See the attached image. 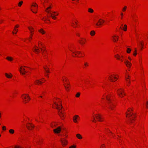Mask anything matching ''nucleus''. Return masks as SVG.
<instances>
[{
	"instance_id": "obj_1",
	"label": "nucleus",
	"mask_w": 148,
	"mask_h": 148,
	"mask_svg": "<svg viewBox=\"0 0 148 148\" xmlns=\"http://www.w3.org/2000/svg\"><path fill=\"white\" fill-rule=\"evenodd\" d=\"M54 103L57 106L56 108L59 110L58 112L59 115L60 116L61 119H64V113L63 112L60 111V110H61V109L62 108V106L61 104V103L60 105V107L58 106V105L57 104L56 102H54Z\"/></svg>"
},
{
	"instance_id": "obj_2",
	"label": "nucleus",
	"mask_w": 148,
	"mask_h": 148,
	"mask_svg": "<svg viewBox=\"0 0 148 148\" xmlns=\"http://www.w3.org/2000/svg\"><path fill=\"white\" fill-rule=\"evenodd\" d=\"M127 111L130 112V113H126V117L129 119V121L130 123H132L134 118L135 117V114L134 113L131 114V112L130 110H128Z\"/></svg>"
},
{
	"instance_id": "obj_3",
	"label": "nucleus",
	"mask_w": 148,
	"mask_h": 148,
	"mask_svg": "<svg viewBox=\"0 0 148 148\" xmlns=\"http://www.w3.org/2000/svg\"><path fill=\"white\" fill-rule=\"evenodd\" d=\"M111 96V95H107L106 96V98L108 104L109 108L112 110L113 109V107L114 106V105L111 102V100L110 99Z\"/></svg>"
},
{
	"instance_id": "obj_4",
	"label": "nucleus",
	"mask_w": 148,
	"mask_h": 148,
	"mask_svg": "<svg viewBox=\"0 0 148 148\" xmlns=\"http://www.w3.org/2000/svg\"><path fill=\"white\" fill-rule=\"evenodd\" d=\"M146 43L143 40V38L139 41V51H142L144 48L146 47Z\"/></svg>"
},
{
	"instance_id": "obj_5",
	"label": "nucleus",
	"mask_w": 148,
	"mask_h": 148,
	"mask_svg": "<svg viewBox=\"0 0 148 148\" xmlns=\"http://www.w3.org/2000/svg\"><path fill=\"white\" fill-rule=\"evenodd\" d=\"M22 97L23 102L25 103H27V101L29 100L30 99L29 95L27 94H24L23 95Z\"/></svg>"
},
{
	"instance_id": "obj_6",
	"label": "nucleus",
	"mask_w": 148,
	"mask_h": 148,
	"mask_svg": "<svg viewBox=\"0 0 148 148\" xmlns=\"http://www.w3.org/2000/svg\"><path fill=\"white\" fill-rule=\"evenodd\" d=\"M123 90L121 89H118L117 90V93L120 97H123L125 95V94H123Z\"/></svg>"
},
{
	"instance_id": "obj_7",
	"label": "nucleus",
	"mask_w": 148,
	"mask_h": 148,
	"mask_svg": "<svg viewBox=\"0 0 148 148\" xmlns=\"http://www.w3.org/2000/svg\"><path fill=\"white\" fill-rule=\"evenodd\" d=\"M109 78L110 79V80L112 82H115L116 81L114 80L113 79V78H114L115 79H117V77H116L115 75H111L109 77Z\"/></svg>"
},
{
	"instance_id": "obj_8",
	"label": "nucleus",
	"mask_w": 148,
	"mask_h": 148,
	"mask_svg": "<svg viewBox=\"0 0 148 148\" xmlns=\"http://www.w3.org/2000/svg\"><path fill=\"white\" fill-rule=\"evenodd\" d=\"M61 131L60 127H59L53 130V131L55 133H59Z\"/></svg>"
},
{
	"instance_id": "obj_9",
	"label": "nucleus",
	"mask_w": 148,
	"mask_h": 148,
	"mask_svg": "<svg viewBox=\"0 0 148 148\" xmlns=\"http://www.w3.org/2000/svg\"><path fill=\"white\" fill-rule=\"evenodd\" d=\"M104 20L102 19H100L99 20V21L98 23L96 24V25L98 26H99L100 25H101L104 22Z\"/></svg>"
},
{
	"instance_id": "obj_10",
	"label": "nucleus",
	"mask_w": 148,
	"mask_h": 148,
	"mask_svg": "<svg viewBox=\"0 0 148 148\" xmlns=\"http://www.w3.org/2000/svg\"><path fill=\"white\" fill-rule=\"evenodd\" d=\"M60 141L62 143L63 146L66 145L67 143V141L64 138L62 140H61Z\"/></svg>"
},
{
	"instance_id": "obj_11",
	"label": "nucleus",
	"mask_w": 148,
	"mask_h": 148,
	"mask_svg": "<svg viewBox=\"0 0 148 148\" xmlns=\"http://www.w3.org/2000/svg\"><path fill=\"white\" fill-rule=\"evenodd\" d=\"M125 63L128 68H130L132 65L131 63L127 60H125Z\"/></svg>"
},
{
	"instance_id": "obj_12",
	"label": "nucleus",
	"mask_w": 148,
	"mask_h": 148,
	"mask_svg": "<svg viewBox=\"0 0 148 148\" xmlns=\"http://www.w3.org/2000/svg\"><path fill=\"white\" fill-rule=\"evenodd\" d=\"M112 37L113 38V41L114 42H116L118 40V36H116V35H114L113 36H112Z\"/></svg>"
},
{
	"instance_id": "obj_13",
	"label": "nucleus",
	"mask_w": 148,
	"mask_h": 148,
	"mask_svg": "<svg viewBox=\"0 0 148 148\" xmlns=\"http://www.w3.org/2000/svg\"><path fill=\"white\" fill-rule=\"evenodd\" d=\"M79 116L77 115H75L74 116L73 118V120L75 123L77 122V118Z\"/></svg>"
},
{
	"instance_id": "obj_14",
	"label": "nucleus",
	"mask_w": 148,
	"mask_h": 148,
	"mask_svg": "<svg viewBox=\"0 0 148 148\" xmlns=\"http://www.w3.org/2000/svg\"><path fill=\"white\" fill-rule=\"evenodd\" d=\"M96 117L97 118V119L99 121H102L101 120V117L100 115L98 114V115L96 116Z\"/></svg>"
},
{
	"instance_id": "obj_15",
	"label": "nucleus",
	"mask_w": 148,
	"mask_h": 148,
	"mask_svg": "<svg viewBox=\"0 0 148 148\" xmlns=\"http://www.w3.org/2000/svg\"><path fill=\"white\" fill-rule=\"evenodd\" d=\"M48 16L49 17H51L53 19H55L56 18L55 15L51 13H50L49 16Z\"/></svg>"
},
{
	"instance_id": "obj_16",
	"label": "nucleus",
	"mask_w": 148,
	"mask_h": 148,
	"mask_svg": "<svg viewBox=\"0 0 148 148\" xmlns=\"http://www.w3.org/2000/svg\"><path fill=\"white\" fill-rule=\"evenodd\" d=\"M52 7L51 6H49L46 9L45 11L48 13H49L50 11V10H49V9H51Z\"/></svg>"
},
{
	"instance_id": "obj_17",
	"label": "nucleus",
	"mask_w": 148,
	"mask_h": 148,
	"mask_svg": "<svg viewBox=\"0 0 148 148\" xmlns=\"http://www.w3.org/2000/svg\"><path fill=\"white\" fill-rule=\"evenodd\" d=\"M46 73H50V71H49V68H48L47 66H46V67H44Z\"/></svg>"
},
{
	"instance_id": "obj_18",
	"label": "nucleus",
	"mask_w": 148,
	"mask_h": 148,
	"mask_svg": "<svg viewBox=\"0 0 148 148\" xmlns=\"http://www.w3.org/2000/svg\"><path fill=\"white\" fill-rule=\"evenodd\" d=\"M5 75L8 78H11L12 76V75L10 73V75H8V73H5Z\"/></svg>"
},
{
	"instance_id": "obj_19",
	"label": "nucleus",
	"mask_w": 148,
	"mask_h": 148,
	"mask_svg": "<svg viewBox=\"0 0 148 148\" xmlns=\"http://www.w3.org/2000/svg\"><path fill=\"white\" fill-rule=\"evenodd\" d=\"M19 71H20V73L23 75H25V73H26L28 72L27 71H25L24 72H23L21 69H19Z\"/></svg>"
},
{
	"instance_id": "obj_20",
	"label": "nucleus",
	"mask_w": 148,
	"mask_h": 148,
	"mask_svg": "<svg viewBox=\"0 0 148 148\" xmlns=\"http://www.w3.org/2000/svg\"><path fill=\"white\" fill-rule=\"evenodd\" d=\"M76 136L79 139H81L82 138V137L81 135L79 134H78L76 135Z\"/></svg>"
},
{
	"instance_id": "obj_21",
	"label": "nucleus",
	"mask_w": 148,
	"mask_h": 148,
	"mask_svg": "<svg viewBox=\"0 0 148 148\" xmlns=\"http://www.w3.org/2000/svg\"><path fill=\"white\" fill-rule=\"evenodd\" d=\"M34 51L36 53H38L40 52V51L38 49L34 48Z\"/></svg>"
},
{
	"instance_id": "obj_22",
	"label": "nucleus",
	"mask_w": 148,
	"mask_h": 148,
	"mask_svg": "<svg viewBox=\"0 0 148 148\" xmlns=\"http://www.w3.org/2000/svg\"><path fill=\"white\" fill-rule=\"evenodd\" d=\"M6 59H7L9 61H12L13 59V58L10 57H8L6 58Z\"/></svg>"
},
{
	"instance_id": "obj_23",
	"label": "nucleus",
	"mask_w": 148,
	"mask_h": 148,
	"mask_svg": "<svg viewBox=\"0 0 148 148\" xmlns=\"http://www.w3.org/2000/svg\"><path fill=\"white\" fill-rule=\"evenodd\" d=\"M86 41V40H82L81 41H79V43L82 45H83L85 43V41Z\"/></svg>"
},
{
	"instance_id": "obj_24",
	"label": "nucleus",
	"mask_w": 148,
	"mask_h": 148,
	"mask_svg": "<svg viewBox=\"0 0 148 148\" xmlns=\"http://www.w3.org/2000/svg\"><path fill=\"white\" fill-rule=\"evenodd\" d=\"M39 32L42 34H44L45 33V31L42 29H41L40 30H39Z\"/></svg>"
},
{
	"instance_id": "obj_25",
	"label": "nucleus",
	"mask_w": 148,
	"mask_h": 148,
	"mask_svg": "<svg viewBox=\"0 0 148 148\" xmlns=\"http://www.w3.org/2000/svg\"><path fill=\"white\" fill-rule=\"evenodd\" d=\"M9 132L11 134H13L14 133V130L12 129H11L9 130Z\"/></svg>"
},
{
	"instance_id": "obj_26",
	"label": "nucleus",
	"mask_w": 148,
	"mask_h": 148,
	"mask_svg": "<svg viewBox=\"0 0 148 148\" xmlns=\"http://www.w3.org/2000/svg\"><path fill=\"white\" fill-rule=\"evenodd\" d=\"M115 57L118 60L120 59V56L119 55L117 54L116 55H115Z\"/></svg>"
},
{
	"instance_id": "obj_27",
	"label": "nucleus",
	"mask_w": 148,
	"mask_h": 148,
	"mask_svg": "<svg viewBox=\"0 0 148 148\" xmlns=\"http://www.w3.org/2000/svg\"><path fill=\"white\" fill-rule=\"evenodd\" d=\"M88 12L90 13H92L93 12V10L91 8H89L88 9Z\"/></svg>"
},
{
	"instance_id": "obj_28",
	"label": "nucleus",
	"mask_w": 148,
	"mask_h": 148,
	"mask_svg": "<svg viewBox=\"0 0 148 148\" xmlns=\"http://www.w3.org/2000/svg\"><path fill=\"white\" fill-rule=\"evenodd\" d=\"M95 34V32L94 31H92L90 32V34L91 36H93Z\"/></svg>"
},
{
	"instance_id": "obj_29",
	"label": "nucleus",
	"mask_w": 148,
	"mask_h": 148,
	"mask_svg": "<svg viewBox=\"0 0 148 148\" xmlns=\"http://www.w3.org/2000/svg\"><path fill=\"white\" fill-rule=\"evenodd\" d=\"M127 77H127V78L126 77V80L127 82L128 83V84H130V82L129 80V76H127Z\"/></svg>"
},
{
	"instance_id": "obj_30",
	"label": "nucleus",
	"mask_w": 148,
	"mask_h": 148,
	"mask_svg": "<svg viewBox=\"0 0 148 148\" xmlns=\"http://www.w3.org/2000/svg\"><path fill=\"white\" fill-rule=\"evenodd\" d=\"M23 3V1H20L19 3H18V5L19 6H21L22 5V3Z\"/></svg>"
},
{
	"instance_id": "obj_31",
	"label": "nucleus",
	"mask_w": 148,
	"mask_h": 148,
	"mask_svg": "<svg viewBox=\"0 0 148 148\" xmlns=\"http://www.w3.org/2000/svg\"><path fill=\"white\" fill-rule=\"evenodd\" d=\"M131 49L129 48H127V52L128 53H130L131 51Z\"/></svg>"
},
{
	"instance_id": "obj_32",
	"label": "nucleus",
	"mask_w": 148,
	"mask_h": 148,
	"mask_svg": "<svg viewBox=\"0 0 148 148\" xmlns=\"http://www.w3.org/2000/svg\"><path fill=\"white\" fill-rule=\"evenodd\" d=\"M127 29V26L126 25H124L123 30L124 31H126Z\"/></svg>"
},
{
	"instance_id": "obj_33",
	"label": "nucleus",
	"mask_w": 148,
	"mask_h": 148,
	"mask_svg": "<svg viewBox=\"0 0 148 148\" xmlns=\"http://www.w3.org/2000/svg\"><path fill=\"white\" fill-rule=\"evenodd\" d=\"M80 93L79 92H78L77 93L76 95L75 96L76 97H79L80 95Z\"/></svg>"
},
{
	"instance_id": "obj_34",
	"label": "nucleus",
	"mask_w": 148,
	"mask_h": 148,
	"mask_svg": "<svg viewBox=\"0 0 148 148\" xmlns=\"http://www.w3.org/2000/svg\"><path fill=\"white\" fill-rule=\"evenodd\" d=\"M71 51L74 54H75V55H72L73 56L75 57V56H76L77 55V53H75V52H76V51L75 52V51H72L71 50Z\"/></svg>"
},
{
	"instance_id": "obj_35",
	"label": "nucleus",
	"mask_w": 148,
	"mask_h": 148,
	"mask_svg": "<svg viewBox=\"0 0 148 148\" xmlns=\"http://www.w3.org/2000/svg\"><path fill=\"white\" fill-rule=\"evenodd\" d=\"M127 8V7L126 6H124L122 9V11L123 12L125 11Z\"/></svg>"
},
{
	"instance_id": "obj_36",
	"label": "nucleus",
	"mask_w": 148,
	"mask_h": 148,
	"mask_svg": "<svg viewBox=\"0 0 148 148\" xmlns=\"http://www.w3.org/2000/svg\"><path fill=\"white\" fill-rule=\"evenodd\" d=\"M14 30H15L16 31V32L15 33H14V32H12V33L13 34H16L18 32V29H16V28H14Z\"/></svg>"
},
{
	"instance_id": "obj_37",
	"label": "nucleus",
	"mask_w": 148,
	"mask_h": 148,
	"mask_svg": "<svg viewBox=\"0 0 148 148\" xmlns=\"http://www.w3.org/2000/svg\"><path fill=\"white\" fill-rule=\"evenodd\" d=\"M34 4H35L34 5V4H33L32 6L36 7L37 8H38L37 5L36 3H35Z\"/></svg>"
},
{
	"instance_id": "obj_38",
	"label": "nucleus",
	"mask_w": 148,
	"mask_h": 148,
	"mask_svg": "<svg viewBox=\"0 0 148 148\" xmlns=\"http://www.w3.org/2000/svg\"><path fill=\"white\" fill-rule=\"evenodd\" d=\"M146 107L147 109L148 108V101L146 102Z\"/></svg>"
},
{
	"instance_id": "obj_39",
	"label": "nucleus",
	"mask_w": 148,
	"mask_h": 148,
	"mask_svg": "<svg viewBox=\"0 0 148 148\" xmlns=\"http://www.w3.org/2000/svg\"><path fill=\"white\" fill-rule=\"evenodd\" d=\"M76 148V145H72L69 147V148Z\"/></svg>"
},
{
	"instance_id": "obj_40",
	"label": "nucleus",
	"mask_w": 148,
	"mask_h": 148,
	"mask_svg": "<svg viewBox=\"0 0 148 148\" xmlns=\"http://www.w3.org/2000/svg\"><path fill=\"white\" fill-rule=\"evenodd\" d=\"M2 130L4 131H5L6 130V127L5 126H3L2 127Z\"/></svg>"
},
{
	"instance_id": "obj_41",
	"label": "nucleus",
	"mask_w": 148,
	"mask_h": 148,
	"mask_svg": "<svg viewBox=\"0 0 148 148\" xmlns=\"http://www.w3.org/2000/svg\"><path fill=\"white\" fill-rule=\"evenodd\" d=\"M136 54H137L136 51V50H135L133 53V55L134 56H136Z\"/></svg>"
},
{
	"instance_id": "obj_42",
	"label": "nucleus",
	"mask_w": 148,
	"mask_h": 148,
	"mask_svg": "<svg viewBox=\"0 0 148 148\" xmlns=\"http://www.w3.org/2000/svg\"><path fill=\"white\" fill-rule=\"evenodd\" d=\"M20 69H21L22 71H23V72L25 71V69L24 68H22V67H21Z\"/></svg>"
},
{
	"instance_id": "obj_43",
	"label": "nucleus",
	"mask_w": 148,
	"mask_h": 148,
	"mask_svg": "<svg viewBox=\"0 0 148 148\" xmlns=\"http://www.w3.org/2000/svg\"><path fill=\"white\" fill-rule=\"evenodd\" d=\"M29 124L30 125V126L31 127L33 128L34 127V125H32L31 123H29Z\"/></svg>"
},
{
	"instance_id": "obj_44",
	"label": "nucleus",
	"mask_w": 148,
	"mask_h": 148,
	"mask_svg": "<svg viewBox=\"0 0 148 148\" xmlns=\"http://www.w3.org/2000/svg\"><path fill=\"white\" fill-rule=\"evenodd\" d=\"M29 29V30L31 32H32V30H32H33V28L32 27H31V28L30 27H28Z\"/></svg>"
},
{
	"instance_id": "obj_45",
	"label": "nucleus",
	"mask_w": 148,
	"mask_h": 148,
	"mask_svg": "<svg viewBox=\"0 0 148 148\" xmlns=\"http://www.w3.org/2000/svg\"><path fill=\"white\" fill-rule=\"evenodd\" d=\"M19 27V25H17L15 26L14 28L16 29V28H18Z\"/></svg>"
},
{
	"instance_id": "obj_46",
	"label": "nucleus",
	"mask_w": 148,
	"mask_h": 148,
	"mask_svg": "<svg viewBox=\"0 0 148 148\" xmlns=\"http://www.w3.org/2000/svg\"><path fill=\"white\" fill-rule=\"evenodd\" d=\"M64 87H65L66 90H69V87H67L65 85H64Z\"/></svg>"
},
{
	"instance_id": "obj_47",
	"label": "nucleus",
	"mask_w": 148,
	"mask_h": 148,
	"mask_svg": "<svg viewBox=\"0 0 148 148\" xmlns=\"http://www.w3.org/2000/svg\"><path fill=\"white\" fill-rule=\"evenodd\" d=\"M15 148H23L22 147H21L20 146H15Z\"/></svg>"
},
{
	"instance_id": "obj_48",
	"label": "nucleus",
	"mask_w": 148,
	"mask_h": 148,
	"mask_svg": "<svg viewBox=\"0 0 148 148\" xmlns=\"http://www.w3.org/2000/svg\"><path fill=\"white\" fill-rule=\"evenodd\" d=\"M40 49H41V50L42 51H46V49H44V50H43L42 49V48H40Z\"/></svg>"
},
{
	"instance_id": "obj_49",
	"label": "nucleus",
	"mask_w": 148,
	"mask_h": 148,
	"mask_svg": "<svg viewBox=\"0 0 148 148\" xmlns=\"http://www.w3.org/2000/svg\"><path fill=\"white\" fill-rule=\"evenodd\" d=\"M38 82H39V83L40 84H42V83L41 81H40L39 80H38Z\"/></svg>"
},
{
	"instance_id": "obj_50",
	"label": "nucleus",
	"mask_w": 148,
	"mask_h": 148,
	"mask_svg": "<svg viewBox=\"0 0 148 148\" xmlns=\"http://www.w3.org/2000/svg\"><path fill=\"white\" fill-rule=\"evenodd\" d=\"M92 121L93 122H96V121L95 120V118L94 117H93V120Z\"/></svg>"
},
{
	"instance_id": "obj_51",
	"label": "nucleus",
	"mask_w": 148,
	"mask_h": 148,
	"mask_svg": "<svg viewBox=\"0 0 148 148\" xmlns=\"http://www.w3.org/2000/svg\"><path fill=\"white\" fill-rule=\"evenodd\" d=\"M76 53H77L78 54H79L80 53V52L79 51H76Z\"/></svg>"
},
{
	"instance_id": "obj_52",
	"label": "nucleus",
	"mask_w": 148,
	"mask_h": 148,
	"mask_svg": "<svg viewBox=\"0 0 148 148\" xmlns=\"http://www.w3.org/2000/svg\"><path fill=\"white\" fill-rule=\"evenodd\" d=\"M84 65L85 66H88V63H84Z\"/></svg>"
},
{
	"instance_id": "obj_53",
	"label": "nucleus",
	"mask_w": 148,
	"mask_h": 148,
	"mask_svg": "<svg viewBox=\"0 0 148 148\" xmlns=\"http://www.w3.org/2000/svg\"><path fill=\"white\" fill-rule=\"evenodd\" d=\"M26 127H27V128L29 129V130H30V127L29 126H28L27 125H26Z\"/></svg>"
},
{
	"instance_id": "obj_54",
	"label": "nucleus",
	"mask_w": 148,
	"mask_h": 148,
	"mask_svg": "<svg viewBox=\"0 0 148 148\" xmlns=\"http://www.w3.org/2000/svg\"><path fill=\"white\" fill-rule=\"evenodd\" d=\"M121 15L122 16L121 17V18H122V16L123 15V13H121Z\"/></svg>"
},
{
	"instance_id": "obj_55",
	"label": "nucleus",
	"mask_w": 148,
	"mask_h": 148,
	"mask_svg": "<svg viewBox=\"0 0 148 148\" xmlns=\"http://www.w3.org/2000/svg\"><path fill=\"white\" fill-rule=\"evenodd\" d=\"M57 125V124L55 123V124L54 125V127H56Z\"/></svg>"
},
{
	"instance_id": "obj_56",
	"label": "nucleus",
	"mask_w": 148,
	"mask_h": 148,
	"mask_svg": "<svg viewBox=\"0 0 148 148\" xmlns=\"http://www.w3.org/2000/svg\"><path fill=\"white\" fill-rule=\"evenodd\" d=\"M45 76H47V77H48V75L46 73H45Z\"/></svg>"
},
{
	"instance_id": "obj_57",
	"label": "nucleus",
	"mask_w": 148,
	"mask_h": 148,
	"mask_svg": "<svg viewBox=\"0 0 148 148\" xmlns=\"http://www.w3.org/2000/svg\"><path fill=\"white\" fill-rule=\"evenodd\" d=\"M36 83L37 84H38L39 83V82H38V80H37V81H36Z\"/></svg>"
},
{
	"instance_id": "obj_58",
	"label": "nucleus",
	"mask_w": 148,
	"mask_h": 148,
	"mask_svg": "<svg viewBox=\"0 0 148 148\" xmlns=\"http://www.w3.org/2000/svg\"><path fill=\"white\" fill-rule=\"evenodd\" d=\"M128 58L130 60H131V59L130 58V57H128Z\"/></svg>"
},
{
	"instance_id": "obj_59",
	"label": "nucleus",
	"mask_w": 148,
	"mask_h": 148,
	"mask_svg": "<svg viewBox=\"0 0 148 148\" xmlns=\"http://www.w3.org/2000/svg\"><path fill=\"white\" fill-rule=\"evenodd\" d=\"M31 10L33 12H34V13H37V11H36V12H34L32 10V9H31Z\"/></svg>"
},
{
	"instance_id": "obj_60",
	"label": "nucleus",
	"mask_w": 148,
	"mask_h": 148,
	"mask_svg": "<svg viewBox=\"0 0 148 148\" xmlns=\"http://www.w3.org/2000/svg\"><path fill=\"white\" fill-rule=\"evenodd\" d=\"M120 29H122L123 28H122L121 27H119Z\"/></svg>"
},
{
	"instance_id": "obj_61",
	"label": "nucleus",
	"mask_w": 148,
	"mask_h": 148,
	"mask_svg": "<svg viewBox=\"0 0 148 148\" xmlns=\"http://www.w3.org/2000/svg\"><path fill=\"white\" fill-rule=\"evenodd\" d=\"M120 57H121V56H120ZM121 57L122 58H123V57L122 56H121Z\"/></svg>"
},
{
	"instance_id": "obj_62",
	"label": "nucleus",
	"mask_w": 148,
	"mask_h": 148,
	"mask_svg": "<svg viewBox=\"0 0 148 148\" xmlns=\"http://www.w3.org/2000/svg\"><path fill=\"white\" fill-rule=\"evenodd\" d=\"M103 145H104V144H103V145H102V146H103V147H104V146H103Z\"/></svg>"
},
{
	"instance_id": "obj_63",
	"label": "nucleus",
	"mask_w": 148,
	"mask_h": 148,
	"mask_svg": "<svg viewBox=\"0 0 148 148\" xmlns=\"http://www.w3.org/2000/svg\"><path fill=\"white\" fill-rule=\"evenodd\" d=\"M32 38V35H31V36H30V38Z\"/></svg>"
},
{
	"instance_id": "obj_64",
	"label": "nucleus",
	"mask_w": 148,
	"mask_h": 148,
	"mask_svg": "<svg viewBox=\"0 0 148 148\" xmlns=\"http://www.w3.org/2000/svg\"><path fill=\"white\" fill-rule=\"evenodd\" d=\"M119 60H121V61H122V62L123 61V60H122V59H120Z\"/></svg>"
}]
</instances>
